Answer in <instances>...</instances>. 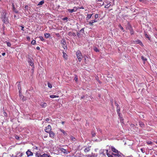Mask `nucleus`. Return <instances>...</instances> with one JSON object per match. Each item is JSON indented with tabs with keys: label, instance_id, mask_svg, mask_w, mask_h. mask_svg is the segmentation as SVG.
<instances>
[{
	"label": "nucleus",
	"instance_id": "obj_62",
	"mask_svg": "<svg viewBox=\"0 0 157 157\" xmlns=\"http://www.w3.org/2000/svg\"><path fill=\"white\" fill-rule=\"evenodd\" d=\"M23 154L22 153H21V154L19 155V156L20 157H21V156H23Z\"/></svg>",
	"mask_w": 157,
	"mask_h": 157
},
{
	"label": "nucleus",
	"instance_id": "obj_25",
	"mask_svg": "<svg viewBox=\"0 0 157 157\" xmlns=\"http://www.w3.org/2000/svg\"><path fill=\"white\" fill-rule=\"evenodd\" d=\"M67 10L69 12L71 13H72L73 12H75V10H74L73 9H68Z\"/></svg>",
	"mask_w": 157,
	"mask_h": 157
},
{
	"label": "nucleus",
	"instance_id": "obj_15",
	"mask_svg": "<svg viewBox=\"0 0 157 157\" xmlns=\"http://www.w3.org/2000/svg\"><path fill=\"white\" fill-rule=\"evenodd\" d=\"M44 35L46 38H48L50 36V34L48 33H45Z\"/></svg>",
	"mask_w": 157,
	"mask_h": 157
},
{
	"label": "nucleus",
	"instance_id": "obj_55",
	"mask_svg": "<svg viewBox=\"0 0 157 157\" xmlns=\"http://www.w3.org/2000/svg\"><path fill=\"white\" fill-rule=\"evenodd\" d=\"M92 21L93 22V23L94 22H97V20H94Z\"/></svg>",
	"mask_w": 157,
	"mask_h": 157
},
{
	"label": "nucleus",
	"instance_id": "obj_12",
	"mask_svg": "<svg viewBox=\"0 0 157 157\" xmlns=\"http://www.w3.org/2000/svg\"><path fill=\"white\" fill-rule=\"evenodd\" d=\"M63 58H64L66 60L67 59V56L66 54L64 52H63Z\"/></svg>",
	"mask_w": 157,
	"mask_h": 157
},
{
	"label": "nucleus",
	"instance_id": "obj_64",
	"mask_svg": "<svg viewBox=\"0 0 157 157\" xmlns=\"http://www.w3.org/2000/svg\"><path fill=\"white\" fill-rule=\"evenodd\" d=\"M6 55V53L5 52H3L2 53V55L3 56H4Z\"/></svg>",
	"mask_w": 157,
	"mask_h": 157
},
{
	"label": "nucleus",
	"instance_id": "obj_47",
	"mask_svg": "<svg viewBox=\"0 0 157 157\" xmlns=\"http://www.w3.org/2000/svg\"><path fill=\"white\" fill-rule=\"evenodd\" d=\"M98 14H96L95 15V19H97L98 17Z\"/></svg>",
	"mask_w": 157,
	"mask_h": 157
},
{
	"label": "nucleus",
	"instance_id": "obj_10",
	"mask_svg": "<svg viewBox=\"0 0 157 157\" xmlns=\"http://www.w3.org/2000/svg\"><path fill=\"white\" fill-rule=\"evenodd\" d=\"M49 134L50 137L52 138L54 137L55 135V134L52 131H51L49 132Z\"/></svg>",
	"mask_w": 157,
	"mask_h": 157
},
{
	"label": "nucleus",
	"instance_id": "obj_44",
	"mask_svg": "<svg viewBox=\"0 0 157 157\" xmlns=\"http://www.w3.org/2000/svg\"><path fill=\"white\" fill-rule=\"evenodd\" d=\"M15 138L16 139L18 140H20V137L17 136H15Z\"/></svg>",
	"mask_w": 157,
	"mask_h": 157
},
{
	"label": "nucleus",
	"instance_id": "obj_6",
	"mask_svg": "<svg viewBox=\"0 0 157 157\" xmlns=\"http://www.w3.org/2000/svg\"><path fill=\"white\" fill-rule=\"evenodd\" d=\"M1 19L7 16L6 11L5 10H2L1 12Z\"/></svg>",
	"mask_w": 157,
	"mask_h": 157
},
{
	"label": "nucleus",
	"instance_id": "obj_42",
	"mask_svg": "<svg viewBox=\"0 0 157 157\" xmlns=\"http://www.w3.org/2000/svg\"><path fill=\"white\" fill-rule=\"evenodd\" d=\"M74 80L76 81H78V79L77 75H75V77L74 78Z\"/></svg>",
	"mask_w": 157,
	"mask_h": 157
},
{
	"label": "nucleus",
	"instance_id": "obj_16",
	"mask_svg": "<svg viewBox=\"0 0 157 157\" xmlns=\"http://www.w3.org/2000/svg\"><path fill=\"white\" fill-rule=\"evenodd\" d=\"M93 14H88L87 15V16L86 17V19L88 20L90 19L91 17H92Z\"/></svg>",
	"mask_w": 157,
	"mask_h": 157
},
{
	"label": "nucleus",
	"instance_id": "obj_5",
	"mask_svg": "<svg viewBox=\"0 0 157 157\" xmlns=\"http://www.w3.org/2000/svg\"><path fill=\"white\" fill-rule=\"evenodd\" d=\"M1 19H2V21L4 23L6 24L9 23V20L8 19V17L7 16H6L5 17H4L2 18Z\"/></svg>",
	"mask_w": 157,
	"mask_h": 157
},
{
	"label": "nucleus",
	"instance_id": "obj_56",
	"mask_svg": "<svg viewBox=\"0 0 157 157\" xmlns=\"http://www.w3.org/2000/svg\"><path fill=\"white\" fill-rule=\"evenodd\" d=\"M56 35L57 36V37H59L60 36V35H59V33H56Z\"/></svg>",
	"mask_w": 157,
	"mask_h": 157
},
{
	"label": "nucleus",
	"instance_id": "obj_26",
	"mask_svg": "<svg viewBox=\"0 0 157 157\" xmlns=\"http://www.w3.org/2000/svg\"><path fill=\"white\" fill-rule=\"evenodd\" d=\"M20 98L22 99L23 100L25 101L26 100V99L24 98V97L23 95H20Z\"/></svg>",
	"mask_w": 157,
	"mask_h": 157
},
{
	"label": "nucleus",
	"instance_id": "obj_1",
	"mask_svg": "<svg viewBox=\"0 0 157 157\" xmlns=\"http://www.w3.org/2000/svg\"><path fill=\"white\" fill-rule=\"evenodd\" d=\"M112 151L115 153H113V155L114 156H116L119 157L121 155L119 154L118 151L117 150L115 147H111V148Z\"/></svg>",
	"mask_w": 157,
	"mask_h": 157
},
{
	"label": "nucleus",
	"instance_id": "obj_43",
	"mask_svg": "<svg viewBox=\"0 0 157 157\" xmlns=\"http://www.w3.org/2000/svg\"><path fill=\"white\" fill-rule=\"evenodd\" d=\"M39 38H40V40H41L42 41H44V38H43V37L42 36H40L39 37Z\"/></svg>",
	"mask_w": 157,
	"mask_h": 157
},
{
	"label": "nucleus",
	"instance_id": "obj_21",
	"mask_svg": "<svg viewBox=\"0 0 157 157\" xmlns=\"http://www.w3.org/2000/svg\"><path fill=\"white\" fill-rule=\"evenodd\" d=\"M141 59L144 61V62L147 61V59L146 58L144 57L143 56H141Z\"/></svg>",
	"mask_w": 157,
	"mask_h": 157
},
{
	"label": "nucleus",
	"instance_id": "obj_27",
	"mask_svg": "<svg viewBox=\"0 0 157 157\" xmlns=\"http://www.w3.org/2000/svg\"><path fill=\"white\" fill-rule=\"evenodd\" d=\"M116 109L117 112H120V107L119 106L117 107Z\"/></svg>",
	"mask_w": 157,
	"mask_h": 157
},
{
	"label": "nucleus",
	"instance_id": "obj_7",
	"mask_svg": "<svg viewBox=\"0 0 157 157\" xmlns=\"http://www.w3.org/2000/svg\"><path fill=\"white\" fill-rule=\"evenodd\" d=\"M59 151L65 154H68L69 153L68 150L64 149L63 148H60Z\"/></svg>",
	"mask_w": 157,
	"mask_h": 157
},
{
	"label": "nucleus",
	"instance_id": "obj_4",
	"mask_svg": "<svg viewBox=\"0 0 157 157\" xmlns=\"http://www.w3.org/2000/svg\"><path fill=\"white\" fill-rule=\"evenodd\" d=\"M52 129V128L50 125H48L47 127H45V131L46 132L48 133H49L50 132Z\"/></svg>",
	"mask_w": 157,
	"mask_h": 157
},
{
	"label": "nucleus",
	"instance_id": "obj_9",
	"mask_svg": "<svg viewBox=\"0 0 157 157\" xmlns=\"http://www.w3.org/2000/svg\"><path fill=\"white\" fill-rule=\"evenodd\" d=\"M135 42L136 44H139L142 46H144V45L143 44L142 42L140 40H136Z\"/></svg>",
	"mask_w": 157,
	"mask_h": 157
},
{
	"label": "nucleus",
	"instance_id": "obj_29",
	"mask_svg": "<svg viewBox=\"0 0 157 157\" xmlns=\"http://www.w3.org/2000/svg\"><path fill=\"white\" fill-rule=\"evenodd\" d=\"M71 140L72 141H73L75 142V138L73 136H71Z\"/></svg>",
	"mask_w": 157,
	"mask_h": 157
},
{
	"label": "nucleus",
	"instance_id": "obj_18",
	"mask_svg": "<svg viewBox=\"0 0 157 157\" xmlns=\"http://www.w3.org/2000/svg\"><path fill=\"white\" fill-rule=\"evenodd\" d=\"M36 157H43L42 155H41L40 153H38V152H36Z\"/></svg>",
	"mask_w": 157,
	"mask_h": 157
},
{
	"label": "nucleus",
	"instance_id": "obj_46",
	"mask_svg": "<svg viewBox=\"0 0 157 157\" xmlns=\"http://www.w3.org/2000/svg\"><path fill=\"white\" fill-rule=\"evenodd\" d=\"M107 155L108 157H113L112 155L110 154L109 153L107 154Z\"/></svg>",
	"mask_w": 157,
	"mask_h": 157
},
{
	"label": "nucleus",
	"instance_id": "obj_60",
	"mask_svg": "<svg viewBox=\"0 0 157 157\" xmlns=\"http://www.w3.org/2000/svg\"><path fill=\"white\" fill-rule=\"evenodd\" d=\"M134 126H135L134 124H131V125H130V126H131V127H133Z\"/></svg>",
	"mask_w": 157,
	"mask_h": 157
},
{
	"label": "nucleus",
	"instance_id": "obj_59",
	"mask_svg": "<svg viewBox=\"0 0 157 157\" xmlns=\"http://www.w3.org/2000/svg\"><path fill=\"white\" fill-rule=\"evenodd\" d=\"M77 36H78V37H79L80 35V34L78 32H77Z\"/></svg>",
	"mask_w": 157,
	"mask_h": 157
},
{
	"label": "nucleus",
	"instance_id": "obj_11",
	"mask_svg": "<svg viewBox=\"0 0 157 157\" xmlns=\"http://www.w3.org/2000/svg\"><path fill=\"white\" fill-rule=\"evenodd\" d=\"M40 105L42 107L45 108L47 106V104L45 102H41L40 103Z\"/></svg>",
	"mask_w": 157,
	"mask_h": 157
},
{
	"label": "nucleus",
	"instance_id": "obj_63",
	"mask_svg": "<svg viewBox=\"0 0 157 157\" xmlns=\"http://www.w3.org/2000/svg\"><path fill=\"white\" fill-rule=\"evenodd\" d=\"M36 49L37 50H39L40 49V48L39 47H37L36 48Z\"/></svg>",
	"mask_w": 157,
	"mask_h": 157
},
{
	"label": "nucleus",
	"instance_id": "obj_50",
	"mask_svg": "<svg viewBox=\"0 0 157 157\" xmlns=\"http://www.w3.org/2000/svg\"><path fill=\"white\" fill-rule=\"evenodd\" d=\"M87 157H95L94 155H87Z\"/></svg>",
	"mask_w": 157,
	"mask_h": 157
},
{
	"label": "nucleus",
	"instance_id": "obj_54",
	"mask_svg": "<svg viewBox=\"0 0 157 157\" xmlns=\"http://www.w3.org/2000/svg\"><path fill=\"white\" fill-rule=\"evenodd\" d=\"M21 30L22 31H24V26L23 25L21 26Z\"/></svg>",
	"mask_w": 157,
	"mask_h": 157
},
{
	"label": "nucleus",
	"instance_id": "obj_48",
	"mask_svg": "<svg viewBox=\"0 0 157 157\" xmlns=\"http://www.w3.org/2000/svg\"><path fill=\"white\" fill-rule=\"evenodd\" d=\"M89 24L90 25H91V26H92V25H94L93 23V22L92 21H90L89 22Z\"/></svg>",
	"mask_w": 157,
	"mask_h": 157
},
{
	"label": "nucleus",
	"instance_id": "obj_45",
	"mask_svg": "<svg viewBox=\"0 0 157 157\" xmlns=\"http://www.w3.org/2000/svg\"><path fill=\"white\" fill-rule=\"evenodd\" d=\"M79 8H77V7H74V8L73 9L74 10H75V11H76Z\"/></svg>",
	"mask_w": 157,
	"mask_h": 157
},
{
	"label": "nucleus",
	"instance_id": "obj_17",
	"mask_svg": "<svg viewBox=\"0 0 157 157\" xmlns=\"http://www.w3.org/2000/svg\"><path fill=\"white\" fill-rule=\"evenodd\" d=\"M90 150V147H89L86 148L84 150L85 152H87L89 151Z\"/></svg>",
	"mask_w": 157,
	"mask_h": 157
},
{
	"label": "nucleus",
	"instance_id": "obj_31",
	"mask_svg": "<svg viewBox=\"0 0 157 157\" xmlns=\"http://www.w3.org/2000/svg\"><path fill=\"white\" fill-rule=\"evenodd\" d=\"M94 51L96 52H99V50L96 47H95L94 48Z\"/></svg>",
	"mask_w": 157,
	"mask_h": 157
},
{
	"label": "nucleus",
	"instance_id": "obj_37",
	"mask_svg": "<svg viewBox=\"0 0 157 157\" xmlns=\"http://www.w3.org/2000/svg\"><path fill=\"white\" fill-rule=\"evenodd\" d=\"M119 27H120L121 29L123 31V32H124V30L123 27L120 25H119Z\"/></svg>",
	"mask_w": 157,
	"mask_h": 157
},
{
	"label": "nucleus",
	"instance_id": "obj_39",
	"mask_svg": "<svg viewBox=\"0 0 157 157\" xmlns=\"http://www.w3.org/2000/svg\"><path fill=\"white\" fill-rule=\"evenodd\" d=\"M147 143L148 144H152V142L150 141H147Z\"/></svg>",
	"mask_w": 157,
	"mask_h": 157
},
{
	"label": "nucleus",
	"instance_id": "obj_22",
	"mask_svg": "<svg viewBox=\"0 0 157 157\" xmlns=\"http://www.w3.org/2000/svg\"><path fill=\"white\" fill-rule=\"evenodd\" d=\"M69 36H76V34L74 33H71L70 32L69 33Z\"/></svg>",
	"mask_w": 157,
	"mask_h": 157
},
{
	"label": "nucleus",
	"instance_id": "obj_13",
	"mask_svg": "<svg viewBox=\"0 0 157 157\" xmlns=\"http://www.w3.org/2000/svg\"><path fill=\"white\" fill-rule=\"evenodd\" d=\"M126 29H128L129 30L132 29V26L130 25L129 24H128L127 25V26L126 27Z\"/></svg>",
	"mask_w": 157,
	"mask_h": 157
},
{
	"label": "nucleus",
	"instance_id": "obj_53",
	"mask_svg": "<svg viewBox=\"0 0 157 157\" xmlns=\"http://www.w3.org/2000/svg\"><path fill=\"white\" fill-rule=\"evenodd\" d=\"M84 28H83L81 29V30H80V31L81 32H82L83 33L84 32Z\"/></svg>",
	"mask_w": 157,
	"mask_h": 157
},
{
	"label": "nucleus",
	"instance_id": "obj_14",
	"mask_svg": "<svg viewBox=\"0 0 157 157\" xmlns=\"http://www.w3.org/2000/svg\"><path fill=\"white\" fill-rule=\"evenodd\" d=\"M139 123V125L141 127H143L144 126V124L142 122L140 121Z\"/></svg>",
	"mask_w": 157,
	"mask_h": 157
},
{
	"label": "nucleus",
	"instance_id": "obj_2",
	"mask_svg": "<svg viewBox=\"0 0 157 157\" xmlns=\"http://www.w3.org/2000/svg\"><path fill=\"white\" fill-rule=\"evenodd\" d=\"M76 54L78 61L80 62L82 57L81 52L80 51L78 50L76 52Z\"/></svg>",
	"mask_w": 157,
	"mask_h": 157
},
{
	"label": "nucleus",
	"instance_id": "obj_40",
	"mask_svg": "<svg viewBox=\"0 0 157 157\" xmlns=\"http://www.w3.org/2000/svg\"><path fill=\"white\" fill-rule=\"evenodd\" d=\"M97 81L100 83H101V82L99 80V78L98 77L96 78Z\"/></svg>",
	"mask_w": 157,
	"mask_h": 157
},
{
	"label": "nucleus",
	"instance_id": "obj_58",
	"mask_svg": "<svg viewBox=\"0 0 157 157\" xmlns=\"http://www.w3.org/2000/svg\"><path fill=\"white\" fill-rule=\"evenodd\" d=\"M26 39L28 40H30V37L29 36L27 37Z\"/></svg>",
	"mask_w": 157,
	"mask_h": 157
},
{
	"label": "nucleus",
	"instance_id": "obj_57",
	"mask_svg": "<svg viewBox=\"0 0 157 157\" xmlns=\"http://www.w3.org/2000/svg\"><path fill=\"white\" fill-rule=\"evenodd\" d=\"M67 19H68L67 17H64V18H63V20H67Z\"/></svg>",
	"mask_w": 157,
	"mask_h": 157
},
{
	"label": "nucleus",
	"instance_id": "obj_20",
	"mask_svg": "<svg viewBox=\"0 0 157 157\" xmlns=\"http://www.w3.org/2000/svg\"><path fill=\"white\" fill-rule=\"evenodd\" d=\"M50 97L51 98H58V97H59V96L52 95H50Z\"/></svg>",
	"mask_w": 157,
	"mask_h": 157
},
{
	"label": "nucleus",
	"instance_id": "obj_35",
	"mask_svg": "<svg viewBox=\"0 0 157 157\" xmlns=\"http://www.w3.org/2000/svg\"><path fill=\"white\" fill-rule=\"evenodd\" d=\"M7 44V46L8 47H10L11 45V44L9 42H6Z\"/></svg>",
	"mask_w": 157,
	"mask_h": 157
},
{
	"label": "nucleus",
	"instance_id": "obj_8",
	"mask_svg": "<svg viewBox=\"0 0 157 157\" xmlns=\"http://www.w3.org/2000/svg\"><path fill=\"white\" fill-rule=\"evenodd\" d=\"M26 154L28 156H33V153L29 149H28L26 152Z\"/></svg>",
	"mask_w": 157,
	"mask_h": 157
},
{
	"label": "nucleus",
	"instance_id": "obj_28",
	"mask_svg": "<svg viewBox=\"0 0 157 157\" xmlns=\"http://www.w3.org/2000/svg\"><path fill=\"white\" fill-rule=\"evenodd\" d=\"M129 31H130V33L131 35H132L134 34V31L132 29L130 30Z\"/></svg>",
	"mask_w": 157,
	"mask_h": 157
},
{
	"label": "nucleus",
	"instance_id": "obj_36",
	"mask_svg": "<svg viewBox=\"0 0 157 157\" xmlns=\"http://www.w3.org/2000/svg\"><path fill=\"white\" fill-rule=\"evenodd\" d=\"M120 118V122L121 123H123V124H124V119L122 117H121Z\"/></svg>",
	"mask_w": 157,
	"mask_h": 157
},
{
	"label": "nucleus",
	"instance_id": "obj_51",
	"mask_svg": "<svg viewBox=\"0 0 157 157\" xmlns=\"http://www.w3.org/2000/svg\"><path fill=\"white\" fill-rule=\"evenodd\" d=\"M140 150L141 151V152L143 153H144L145 152L144 149L143 148H141Z\"/></svg>",
	"mask_w": 157,
	"mask_h": 157
},
{
	"label": "nucleus",
	"instance_id": "obj_19",
	"mask_svg": "<svg viewBox=\"0 0 157 157\" xmlns=\"http://www.w3.org/2000/svg\"><path fill=\"white\" fill-rule=\"evenodd\" d=\"M43 157H51L50 155H49L47 154L44 153L42 155Z\"/></svg>",
	"mask_w": 157,
	"mask_h": 157
},
{
	"label": "nucleus",
	"instance_id": "obj_49",
	"mask_svg": "<svg viewBox=\"0 0 157 157\" xmlns=\"http://www.w3.org/2000/svg\"><path fill=\"white\" fill-rule=\"evenodd\" d=\"M117 113L118 115L119 116L120 118H121V117H122L121 116V113H120V112H117Z\"/></svg>",
	"mask_w": 157,
	"mask_h": 157
},
{
	"label": "nucleus",
	"instance_id": "obj_24",
	"mask_svg": "<svg viewBox=\"0 0 157 157\" xmlns=\"http://www.w3.org/2000/svg\"><path fill=\"white\" fill-rule=\"evenodd\" d=\"M18 88L19 90V92H20L21 90V85L20 84V82H19V84L17 85Z\"/></svg>",
	"mask_w": 157,
	"mask_h": 157
},
{
	"label": "nucleus",
	"instance_id": "obj_52",
	"mask_svg": "<svg viewBox=\"0 0 157 157\" xmlns=\"http://www.w3.org/2000/svg\"><path fill=\"white\" fill-rule=\"evenodd\" d=\"M115 104L116 106L117 107L119 106V105L117 104V102L115 101Z\"/></svg>",
	"mask_w": 157,
	"mask_h": 157
},
{
	"label": "nucleus",
	"instance_id": "obj_61",
	"mask_svg": "<svg viewBox=\"0 0 157 157\" xmlns=\"http://www.w3.org/2000/svg\"><path fill=\"white\" fill-rule=\"evenodd\" d=\"M49 119L48 118H46L45 119V121H49Z\"/></svg>",
	"mask_w": 157,
	"mask_h": 157
},
{
	"label": "nucleus",
	"instance_id": "obj_33",
	"mask_svg": "<svg viewBox=\"0 0 157 157\" xmlns=\"http://www.w3.org/2000/svg\"><path fill=\"white\" fill-rule=\"evenodd\" d=\"M29 62L30 63V65L31 66H32L33 65V63L31 60H30L29 61Z\"/></svg>",
	"mask_w": 157,
	"mask_h": 157
},
{
	"label": "nucleus",
	"instance_id": "obj_41",
	"mask_svg": "<svg viewBox=\"0 0 157 157\" xmlns=\"http://www.w3.org/2000/svg\"><path fill=\"white\" fill-rule=\"evenodd\" d=\"M48 87L50 88H52V86L51 84L49 83H48Z\"/></svg>",
	"mask_w": 157,
	"mask_h": 157
},
{
	"label": "nucleus",
	"instance_id": "obj_32",
	"mask_svg": "<svg viewBox=\"0 0 157 157\" xmlns=\"http://www.w3.org/2000/svg\"><path fill=\"white\" fill-rule=\"evenodd\" d=\"M110 6H111V5L109 3L107 5H106L105 6V8H109Z\"/></svg>",
	"mask_w": 157,
	"mask_h": 157
},
{
	"label": "nucleus",
	"instance_id": "obj_38",
	"mask_svg": "<svg viewBox=\"0 0 157 157\" xmlns=\"http://www.w3.org/2000/svg\"><path fill=\"white\" fill-rule=\"evenodd\" d=\"M145 35L146 38H147L149 40H150V38L149 36L146 33H145Z\"/></svg>",
	"mask_w": 157,
	"mask_h": 157
},
{
	"label": "nucleus",
	"instance_id": "obj_30",
	"mask_svg": "<svg viewBox=\"0 0 157 157\" xmlns=\"http://www.w3.org/2000/svg\"><path fill=\"white\" fill-rule=\"evenodd\" d=\"M44 3V1H41L39 3L38 5H42Z\"/></svg>",
	"mask_w": 157,
	"mask_h": 157
},
{
	"label": "nucleus",
	"instance_id": "obj_34",
	"mask_svg": "<svg viewBox=\"0 0 157 157\" xmlns=\"http://www.w3.org/2000/svg\"><path fill=\"white\" fill-rule=\"evenodd\" d=\"M31 44L33 45H35L36 44V41L34 40H33L31 42Z\"/></svg>",
	"mask_w": 157,
	"mask_h": 157
},
{
	"label": "nucleus",
	"instance_id": "obj_23",
	"mask_svg": "<svg viewBox=\"0 0 157 157\" xmlns=\"http://www.w3.org/2000/svg\"><path fill=\"white\" fill-rule=\"evenodd\" d=\"M60 131L62 132L64 135H67V133L65 132V131L63 129H60Z\"/></svg>",
	"mask_w": 157,
	"mask_h": 157
},
{
	"label": "nucleus",
	"instance_id": "obj_3",
	"mask_svg": "<svg viewBox=\"0 0 157 157\" xmlns=\"http://www.w3.org/2000/svg\"><path fill=\"white\" fill-rule=\"evenodd\" d=\"M61 43L62 44V46L64 49H67V47L66 45L65 40L64 39H62L61 41Z\"/></svg>",
	"mask_w": 157,
	"mask_h": 157
}]
</instances>
